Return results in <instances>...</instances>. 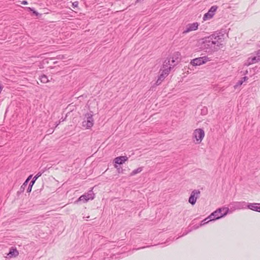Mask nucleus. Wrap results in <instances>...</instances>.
Listing matches in <instances>:
<instances>
[{
	"mask_svg": "<svg viewBox=\"0 0 260 260\" xmlns=\"http://www.w3.org/2000/svg\"><path fill=\"white\" fill-rule=\"evenodd\" d=\"M221 38L219 36L213 34L209 37L201 39L199 43L201 48L205 50L206 52H212L217 51L221 44Z\"/></svg>",
	"mask_w": 260,
	"mask_h": 260,
	"instance_id": "1",
	"label": "nucleus"
},
{
	"mask_svg": "<svg viewBox=\"0 0 260 260\" xmlns=\"http://www.w3.org/2000/svg\"><path fill=\"white\" fill-rule=\"evenodd\" d=\"M229 211L228 208H219L212 212L209 216V221L215 220L225 216Z\"/></svg>",
	"mask_w": 260,
	"mask_h": 260,
	"instance_id": "2",
	"label": "nucleus"
},
{
	"mask_svg": "<svg viewBox=\"0 0 260 260\" xmlns=\"http://www.w3.org/2000/svg\"><path fill=\"white\" fill-rule=\"evenodd\" d=\"M92 112L87 113L85 114V117L82 122V126L87 129L90 128L94 124V120L93 118V114Z\"/></svg>",
	"mask_w": 260,
	"mask_h": 260,
	"instance_id": "3",
	"label": "nucleus"
},
{
	"mask_svg": "<svg viewBox=\"0 0 260 260\" xmlns=\"http://www.w3.org/2000/svg\"><path fill=\"white\" fill-rule=\"evenodd\" d=\"M237 206L239 208H244V206H246L247 208L254 211L258 212V203H248L246 205V203L245 202H238Z\"/></svg>",
	"mask_w": 260,
	"mask_h": 260,
	"instance_id": "4",
	"label": "nucleus"
},
{
	"mask_svg": "<svg viewBox=\"0 0 260 260\" xmlns=\"http://www.w3.org/2000/svg\"><path fill=\"white\" fill-rule=\"evenodd\" d=\"M193 136L196 139L197 143L199 144L205 136V132L202 128L196 129L193 132Z\"/></svg>",
	"mask_w": 260,
	"mask_h": 260,
	"instance_id": "5",
	"label": "nucleus"
},
{
	"mask_svg": "<svg viewBox=\"0 0 260 260\" xmlns=\"http://www.w3.org/2000/svg\"><path fill=\"white\" fill-rule=\"evenodd\" d=\"M209 60V58L207 56H205L192 59L190 63L192 64L193 66H197L204 64Z\"/></svg>",
	"mask_w": 260,
	"mask_h": 260,
	"instance_id": "6",
	"label": "nucleus"
},
{
	"mask_svg": "<svg viewBox=\"0 0 260 260\" xmlns=\"http://www.w3.org/2000/svg\"><path fill=\"white\" fill-rule=\"evenodd\" d=\"M218 7L217 6H212L210 8L208 12L204 15L203 17V20L205 21L211 19L215 15V13Z\"/></svg>",
	"mask_w": 260,
	"mask_h": 260,
	"instance_id": "7",
	"label": "nucleus"
},
{
	"mask_svg": "<svg viewBox=\"0 0 260 260\" xmlns=\"http://www.w3.org/2000/svg\"><path fill=\"white\" fill-rule=\"evenodd\" d=\"M200 191L199 189H194L192 191L189 199L188 202L192 205H194L197 201V199L199 197Z\"/></svg>",
	"mask_w": 260,
	"mask_h": 260,
	"instance_id": "8",
	"label": "nucleus"
},
{
	"mask_svg": "<svg viewBox=\"0 0 260 260\" xmlns=\"http://www.w3.org/2000/svg\"><path fill=\"white\" fill-rule=\"evenodd\" d=\"M170 70L171 67H169L162 70V72L158 76V79L155 82V84L156 85H159V84H160V83L165 79L166 77L169 75Z\"/></svg>",
	"mask_w": 260,
	"mask_h": 260,
	"instance_id": "9",
	"label": "nucleus"
},
{
	"mask_svg": "<svg viewBox=\"0 0 260 260\" xmlns=\"http://www.w3.org/2000/svg\"><path fill=\"white\" fill-rule=\"evenodd\" d=\"M199 23L198 22H194L193 23H189L186 25V29L183 31V34H186L191 31L196 30L198 28Z\"/></svg>",
	"mask_w": 260,
	"mask_h": 260,
	"instance_id": "10",
	"label": "nucleus"
},
{
	"mask_svg": "<svg viewBox=\"0 0 260 260\" xmlns=\"http://www.w3.org/2000/svg\"><path fill=\"white\" fill-rule=\"evenodd\" d=\"M128 159V157L126 156H120L116 157L114 158L113 160V162L114 164L117 165H122Z\"/></svg>",
	"mask_w": 260,
	"mask_h": 260,
	"instance_id": "11",
	"label": "nucleus"
},
{
	"mask_svg": "<svg viewBox=\"0 0 260 260\" xmlns=\"http://www.w3.org/2000/svg\"><path fill=\"white\" fill-rule=\"evenodd\" d=\"M19 254V252L17 248L15 247H11L10 248L9 252L7 254V256L9 258L15 257Z\"/></svg>",
	"mask_w": 260,
	"mask_h": 260,
	"instance_id": "12",
	"label": "nucleus"
},
{
	"mask_svg": "<svg viewBox=\"0 0 260 260\" xmlns=\"http://www.w3.org/2000/svg\"><path fill=\"white\" fill-rule=\"evenodd\" d=\"M259 61V59L258 57H256V55L253 57H249L247 60L248 65L255 63Z\"/></svg>",
	"mask_w": 260,
	"mask_h": 260,
	"instance_id": "13",
	"label": "nucleus"
},
{
	"mask_svg": "<svg viewBox=\"0 0 260 260\" xmlns=\"http://www.w3.org/2000/svg\"><path fill=\"white\" fill-rule=\"evenodd\" d=\"M28 183L27 182H26V181H25L24 182V183L21 186L19 190L17 192V194L18 196L20 195V194H21L22 193H23L24 192V191L26 186L27 185Z\"/></svg>",
	"mask_w": 260,
	"mask_h": 260,
	"instance_id": "14",
	"label": "nucleus"
},
{
	"mask_svg": "<svg viewBox=\"0 0 260 260\" xmlns=\"http://www.w3.org/2000/svg\"><path fill=\"white\" fill-rule=\"evenodd\" d=\"M87 197V199L88 201L89 200H93L94 198V193H93L92 190H90L88 191V192L84 194Z\"/></svg>",
	"mask_w": 260,
	"mask_h": 260,
	"instance_id": "15",
	"label": "nucleus"
},
{
	"mask_svg": "<svg viewBox=\"0 0 260 260\" xmlns=\"http://www.w3.org/2000/svg\"><path fill=\"white\" fill-rule=\"evenodd\" d=\"M143 167H139L134 170H133L131 173V174L130 175L131 176H134L135 175H136L138 173H139L140 172H141L143 170Z\"/></svg>",
	"mask_w": 260,
	"mask_h": 260,
	"instance_id": "16",
	"label": "nucleus"
},
{
	"mask_svg": "<svg viewBox=\"0 0 260 260\" xmlns=\"http://www.w3.org/2000/svg\"><path fill=\"white\" fill-rule=\"evenodd\" d=\"M87 197L86 196V195H85L84 194L81 196L78 199V200L76 201V202H78L79 201H82L83 203H86L88 201V199H87Z\"/></svg>",
	"mask_w": 260,
	"mask_h": 260,
	"instance_id": "17",
	"label": "nucleus"
},
{
	"mask_svg": "<svg viewBox=\"0 0 260 260\" xmlns=\"http://www.w3.org/2000/svg\"><path fill=\"white\" fill-rule=\"evenodd\" d=\"M40 80L43 83H47L49 81L48 77L45 75H42L40 76Z\"/></svg>",
	"mask_w": 260,
	"mask_h": 260,
	"instance_id": "18",
	"label": "nucleus"
},
{
	"mask_svg": "<svg viewBox=\"0 0 260 260\" xmlns=\"http://www.w3.org/2000/svg\"><path fill=\"white\" fill-rule=\"evenodd\" d=\"M43 172H38L34 177L32 179V180L30 181V182H32L33 184H35L36 181L37 180V179L39 177H40L42 174Z\"/></svg>",
	"mask_w": 260,
	"mask_h": 260,
	"instance_id": "19",
	"label": "nucleus"
},
{
	"mask_svg": "<svg viewBox=\"0 0 260 260\" xmlns=\"http://www.w3.org/2000/svg\"><path fill=\"white\" fill-rule=\"evenodd\" d=\"M209 216L208 217H207L206 218H205V219L203 220L201 222V223L200 224L199 226H197V227H196L194 228V229H197V228H198L199 226H203L204 225H205V224L207 223L208 222H209L210 221H209Z\"/></svg>",
	"mask_w": 260,
	"mask_h": 260,
	"instance_id": "20",
	"label": "nucleus"
},
{
	"mask_svg": "<svg viewBox=\"0 0 260 260\" xmlns=\"http://www.w3.org/2000/svg\"><path fill=\"white\" fill-rule=\"evenodd\" d=\"M26 9L28 10V11L32 12V13L36 16L41 15V14L37 12L33 8L26 7Z\"/></svg>",
	"mask_w": 260,
	"mask_h": 260,
	"instance_id": "21",
	"label": "nucleus"
},
{
	"mask_svg": "<svg viewBox=\"0 0 260 260\" xmlns=\"http://www.w3.org/2000/svg\"><path fill=\"white\" fill-rule=\"evenodd\" d=\"M208 113V109L206 107H204L201 111V114L202 115H206Z\"/></svg>",
	"mask_w": 260,
	"mask_h": 260,
	"instance_id": "22",
	"label": "nucleus"
},
{
	"mask_svg": "<svg viewBox=\"0 0 260 260\" xmlns=\"http://www.w3.org/2000/svg\"><path fill=\"white\" fill-rule=\"evenodd\" d=\"M243 82L242 80H239L237 83L236 84V85H234V87L235 89H236L237 88H238V87L240 86L242 84H243Z\"/></svg>",
	"mask_w": 260,
	"mask_h": 260,
	"instance_id": "23",
	"label": "nucleus"
},
{
	"mask_svg": "<svg viewBox=\"0 0 260 260\" xmlns=\"http://www.w3.org/2000/svg\"><path fill=\"white\" fill-rule=\"evenodd\" d=\"M114 167L115 168L117 169V171L118 173H123V169L122 168H121L120 167H118L116 164H114Z\"/></svg>",
	"mask_w": 260,
	"mask_h": 260,
	"instance_id": "24",
	"label": "nucleus"
},
{
	"mask_svg": "<svg viewBox=\"0 0 260 260\" xmlns=\"http://www.w3.org/2000/svg\"><path fill=\"white\" fill-rule=\"evenodd\" d=\"M34 184L32 183V182H30L29 183V185H28V186L27 187V192L28 193H29L30 192V191H31V189H32V186L34 185Z\"/></svg>",
	"mask_w": 260,
	"mask_h": 260,
	"instance_id": "25",
	"label": "nucleus"
},
{
	"mask_svg": "<svg viewBox=\"0 0 260 260\" xmlns=\"http://www.w3.org/2000/svg\"><path fill=\"white\" fill-rule=\"evenodd\" d=\"M78 6V2L77 1L72 3V7L74 8L77 7Z\"/></svg>",
	"mask_w": 260,
	"mask_h": 260,
	"instance_id": "26",
	"label": "nucleus"
},
{
	"mask_svg": "<svg viewBox=\"0 0 260 260\" xmlns=\"http://www.w3.org/2000/svg\"><path fill=\"white\" fill-rule=\"evenodd\" d=\"M255 54L256 55V57H258L259 59V60H260V49L257 50L255 52Z\"/></svg>",
	"mask_w": 260,
	"mask_h": 260,
	"instance_id": "27",
	"label": "nucleus"
},
{
	"mask_svg": "<svg viewBox=\"0 0 260 260\" xmlns=\"http://www.w3.org/2000/svg\"><path fill=\"white\" fill-rule=\"evenodd\" d=\"M32 175H29V176L27 178V179L25 180V181L28 183V182L30 181V180L32 178Z\"/></svg>",
	"mask_w": 260,
	"mask_h": 260,
	"instance_id": "28",
	"label": "nucleus"
},
{
	"mask_svg": "<svg viewBox=\"0 0 260 260\" xmlns=\"http://www.w3.org/2000/svg\"><path fill=\"white\" fill-rule=\"evenodd\" d=\"M248 79V78L247 76H245V77L242 78L241 79V80H242L243 82H244L246 81V80H247Z\"/></svg>",
	"mask_w": 260,
	"mask_h": 260,
	"instance_id": "29",
	"label": "nucleus"
},
{
	"mask_svg": "<svg viewBox=\"0 0 260 260\" xmlns=\"http://www.w3.org/2000/svg\"><path fill=\"white\" fill-rule=\"evenodd\" d=\"M21 4H22V5H27L28 4V2H27V1H23L21 2Z\"/></svg>",
	"mask_w": 260,
	"mask_h": 260,
	"instance_id": "30",
	"label": "nucleus"
},
{
	"mask_svg": "<svg viewBox=\"0 0 260 260\" xmlns=\"http://www.w3.org/2000/svg\"><path fill=\"white\" fill-rule=\"evenodd\" d=\"M61 122V120H59L58 122H56L55 123V127H56Z\"/></svg>",
	"mask_w": 260,
	"mask_h": 260,
	"instance_id": "31",
	"label": "nucleus"
},
{
	"mask_svg": "<svg viewBox=\"0 0 260 260\" xmlns=\"http://www.w3.org/2000/svg\"><path fill=\"white\" fill-rule=\"evenodd\" d=\"M165 62L166 63V66L167 67V64L169 63L170 61L168 60V62H166V60ZM165 64H164L163 67L165 68Z\"/></svg>",
	"mask_w": 260,
	"mask_h": 260,
	"instance_id": "32",
	"label": "nucleus"
},
{
	"mask_svg": "<svg viewBox=\"0 0 260 260\" xmlns=\"http://www.w3.org/2000/svg\"><path fill=\"white\" fill-rule=\"evenodd\" d=\"M258 212H260V203H258Z\"/></svg>",
	"mask_w": 260,
	"mask_h": 260,
	"instance_id": "33",
	"label": "nucleus"
},
{
	"mask_svg": "<svg viewBox=\"0 0 260 260\" xmlns=\"http://www.w3.org/2000/svg\"><path fill=\"white\" fill-rule=\"evenodd\" d=\"M146 247H140V248H137V249H135L136 250H138V249H142V248H145Z\"/></svg>",
	"mask_w": 260,
	"mask_h": 260,
	"instance_id": "34",
	"label": "nucleus"
},
{
	"mask_svg": "<svg viewBox=\"0 0 260 260\" xmlns=\"http://www.w3.org/2000/svg\"><path fill=\"white\" fill-rule=\"evenodd\" d=\"M66 119V118H65L64 119H62V118H60V120H61V121H63L64 120V119Z\"/></svg>",
	"mask_w": 260,
	"mask_h": 260,
	"instance_id": "35",
	"label": "nucleus"
},
{
	"mask_svg": "<svg viewBox=\"0 0 260 260\" xmlns=\"http://www.w3.org/2000/svg\"><path fill=\"white\" fill-rule=\"evenodd\" d=\"M66 119V118H65L64 119H62V118H60V120H61V121H63L64 120V119Z\"/></svg>",
	"mask_w": 260,
	"mask_h": 260,
	"instance_id": "36",
	"label": "nucleus"
},
{
	"mask_svg": "<svg viewBox=\"0 0 260 260\" xmlns=\"http://www.w3.org/2000/svg\"><path fill=\"white\" fill-rule=\"evenodd\" d=\"M140 2V0H137L136 3H139Z\"/></svg>",
	"mask_w": 260,
	"mask_h": 260,
	"instance_id": "37",
	"label": "nucleus"
},
{
	"mask_svg": "<svg viewBox=\"0 0 260 260\" xmlns=\"http://www.w3.org/2000/svg\"><path fill=\"white\" fill-rule=\"evenodd\" d=\"M48 132L49 133V134H51L53 131L51 132V131L48 130Z\"/></svg>",
	"mask_w": 260,
	"mask_h": 260,
	"instance_id": "38",
	"label": "nucleus"
},
{
	"mask_svg": "<svg viewBox=\"0 0 260 260\" xmlns=\"http://www.w3.org/2000/svg\"><path fill=\"white\" fill-rule=\"evenodd\" d=\"M48 132L49 133V134H51L53 131L51 132V131L48 130Z\"/></svg>",
	"mask_w": 260,
	"mask_h": 260,
	"instance_id": "39",
	"label": "nucleus"
},
{
	"mask_svg": "<svg viewBox=\"0 0 260 260\" xmlns=\"http://www.w3.org/2000/svg\"><path fill=\"white\" fill-rule=\"evenodd\" d=\"M187 234V233H186L185 234H183L181 236H184V235H186Z\"/></svg>",
	"mask_w": 260,
	"mask_h": 260,
	"instance_id": "40",
	"label": "nucleus"
}]
</instances>
